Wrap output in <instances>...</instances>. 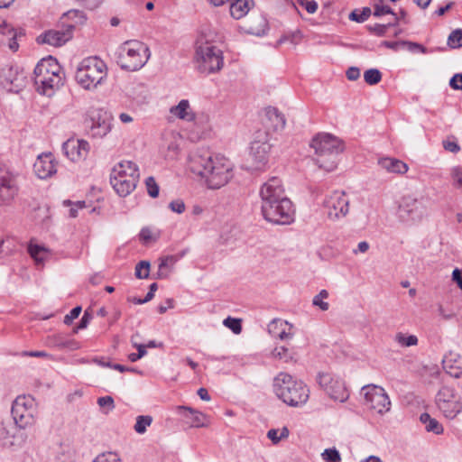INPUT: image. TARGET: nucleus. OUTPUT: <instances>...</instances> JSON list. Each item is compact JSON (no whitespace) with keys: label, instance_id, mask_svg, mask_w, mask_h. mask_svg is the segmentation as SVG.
I'll use <instances>...</instances> for the list:
<instances>
[{"label":"nucleus","instance_id":"obj_1","mask_svg":"<svg viewBox=\"0 0 462 462\" xmlns=\"http://www.w3.org/2000/svg\"><path fill=\"white\" fill-rule=\"evenodd\" d=\"M189 169L205 179L207 186L212 189L225 186L233 177L232 164L223 156L195 153L190 156Z\"/></svg>","mask_w":462,"mask_h":462},{"label":"nucleus","instance_id":"obj_2","mask_svg":"<svg viewBox=\"0 0 462 462\" xmlns=\"http://www.w3.org/2000/svg\"><path fill=\"white\" fill-rule=\"evenodd\" d=\"M273 392L284 403L299 407L309 400L310 390L301 381L295 380L287 373H279L273 379Z\"/></svg>","mask_w":462,"mask_h":462},{"label":"nucleus","instance_id":"obj_3","mask_svg":"<svg viewBox=\"0 0 462 462\" xmlns=\"http://www.w3.org/2000/svg\"><path fill=\"white\" fill-rule=\"evenodd\" d=\"M310 147L315 152L316 164L327 171L337 167V157L344 150L342 142L330 134H318L311 142Z\"/></svg>","mask_w":462,"mask_h":462},{"label":"nucleus","instance_id":"obj_4","mask_svg":"<svg viewBox=\"0 0 462 462\" xmlns=\"http://www.w3.org/2000/svg\"><path fill=\"white\" fill-rule=\"evenodd\" d=\"M140 172L132 161H122L116 164L110 173V183L120 197L131 194L138 183Z\"/></svg>","mask_w":462,"mask_h":462},{"label":"nucleus","instance_id":"obj_5","mask_svg":"<svg viewBox=\"0 0 462 462\" xmlns=\"http://www.w3.org/2000/svg\"><path fill=\"white\" fill-rule=\"evenodd\" d=\"M107 76V67L98 57L84 59L76 70L75 79L81 87H97L105 84Z\"/></svg>","mask_w":462,"mask_h":462},{"label":"nucleus","instance_id":"obj_6","mask_svg":"<svg viewBox=\"0 0 462 462\" xmlns=\"http://www.w3.org/2000/svg\"><path fill=\"white\" fill-rule=\"evenodd\" d=\"M150 58L148 46L139 41H126L121 47L117 63L123 69L135 71L143 68Z\"/></svg>","mask_w":462,"mask_h":462},{"label":"nucleus","instance_id":"obj_7","mask_svg":"<svg viewBox=\"0 0 462 462\" xmlns=\"http://www.w3.org/2000/svg\"><path fill=\"white\" fill-rule=\"evenodd\" d=\"M200 36L196 42V60L198 69L202 73H214L224 65L223 51Z\"/></svg>","mask_w":462,"mask_h":462},{"label":"nucleus","instance_id":"obj_8","mask_svg":"<svg viewBox=\"0 0 462 462\" xmlns=\"http://www.w3.org/2000/svg\"><path fill=\"white\" fill-rule=\"evenodd\" d=\"M33 80L40 87H60L64 85L65 73L57 60L51 56L41 60L33 71Z\"/></svg>","mask_w":462,"mask_h":462},{"label":"nucleus","instance_id":"obj_9","mask_svg":"<svg viewBox=\"0 0 462 462\" xmlns=\"http://www.w3.org/2000/svg\"><path fill=\"white\" fill-rule=\"evenodd\" d=\"M436 404L439 410L448 419H454L462 411L460 396L448 386H443L436 395Z\"/></svg>","mask_w":462,"mask_h":462},{"label":"nucleus","instance_id":"obj_10","mask_svg":"<svg viewBox=\"0 0 462 462\" xmlns=\"http://www.w3.org/2000/svg\"><path fill=\"white\" fill-rule=\"evenodd\" d=\"M271 205L273 213L265 208V205L261 207L263 216L267 221L277 225H289L294 220L295 209L290 199H279Z\"/></svg>","mask_w":462,"mask_h":462},{"label":"nucleus","instance_id":"obj_11","mask_svg":"<svg viewBox=\"0 0 462 462\" xmlns=\"http://www.w3.org/2000/svg\"><path fill=\"white\" fill-rule=\"evenodd\" d=\"M33 400L25 396H18L12 404L11 414L12 421L22 429L32 427L34 422Z\"/></svg>","mask_w":462,"mask_h":462},{"label":"nucleus","instance_id":"obj_12","mask_svg":"<svg viewBox=\"0 0 462 462\" xmlns=\"http://www.w3.org/2000/svg\"><path fill=\"white\" fill-rule=\"evenodd\" d=\"M317 382L321 389L333 400L340 402H346L349 393L344 381L326 372H319L317 375Z\"/></svg>","mask_w":462,"mask_h":462},{"label":"nucleus","instance_id":"obj_13","mask_svg":"<svg viewBox=\"0 0 462 462\" xmlns=\"http://www.w3.org/2000/svg\"><path fill=\"white\" fill-rule=\"evenodd\" d=\"M362 393L365 405L378 413H384L390 410L391 402L384 389L377 385H365L362 387Z\"/></svg>","mask_w":462,"mask_h":462},{"label":"nucleus","instance_id":"obj_14","mask_svg":"<svg viewBox=\"0 0 462 462\" xmlns=\"http://www.w3.org/2000/svg\"><path fill=\"white\" fill-rule=\"evenodd\" d=\"M398 217L402 221H418L426 213V206L422 199L413 196H403L398 207Z\"/></svg>","mask_w":462,"mask_h":462},{"label":"nucleus","instance_id":"obj_15","mask_svg":"<svg viewBox=\"0 0 462 462\" xmlns=\"http://www.w3.org/2000/svg\"><path fill=\"white\" fill-rule=\"evenodd\" d=\"M0 440L5 448H20L27 440L25 429L18 427L12 420H3L0 424Z\"/></svg>","mask_w":462,"mask_h":462},{"label":"nucleus","instance_id":"obj_16","mask_svg":"<svg viewBox=\"0 0 462 462\" xmlns=\"http://www.w3.org/2000/svg\"><path fill=\"white\" fill-rule=\"evenodd\" d=\"M260 197L262 206L265 205V208L271 213L273 212L271 203H276L279 199H288L285 195L282 180L277 177H273L263 184L260 189Z\"/></svg>","mask_w":462,"mask_h":462},{"label":"nucleus","instance_id":"obj_17","mask_svg":"<svg viewBox=\"0 0 462 462\" xmlns=\"http://www.w3.org/2000/svg\"><path fill=\"white\" fill-rule=\"evenodd\" d=\"M349 200L345 192L336 190L324 201L328 218L332 220L344 217L348 213Z\"/></svg>","mask_w":462,"mask_h":462},{"label":"nucleus","instance_id":"obj_18","mask_svg":"<svg viewBox=\"0 0 462 462\" xmlns=\"http://www.w3.org/2000/svg\"><path fill=\"white\" fill-rule=\"evenodd\" d=\"M17 193L15 178L6 168L0 166V205L10 204Z\"/></svg>","mask_w":462,"mask_h":462},{"label":"nucleus","instance_id":"obj_19","mask_svg":"<svg viewBox=\"0 0 462 462\" xmlns=\"http://www.w3.org/2000/svg\"><path fill=\"white\" fill-rule=\"evenodd\" d=\"M262 135L263 138L253 141L250 147V156L254 162L253 168L255 170H261L266 165L272 147L267 140V134Z\"/></svg>","mask_w":462,"mask_h":462},{"label":"nucleus","instance_id":"obj_20","mask_svg":"<svg viewBox=\"0 0 462 462\" xmlns=\"http://www.w3.org/2000/svg\"><path fill=\"white\" fill-rule=\"evenodd\" d=\"M113 116L104 110L96 109L91 115V131L95 137L103 138L112 130Z\"/></svg>","mask_w":462,"mask_h":462},{"label":"nucleus","instance_id":"obj_21","mask_svg":"<svg viewBox=\"0 0 462 462\" xmlns=\"http://www.w3.org/2000/svg\"><path fill=\"white\" fill-rule=\"evenodd\" d=\"M89 143L85 140L69 139L62 144L63 153L71 162L86 159L89 152Z\"/></svg>","mask_w":462,"mask_h":462},{"label":"nucleus","instance_id":"obj_22","mask_svg":"<svg viewBox=\"0 0 462 462\" xmlns=\"http://www.w3.org/2000/svg\"><path fill=\"white\" fill-rule=\"evenodd\" d=\"M74 28L75 24H69L66 26V29L61 31H47L38 36L37 42L39 43H47L55 47L61 46L72 38V32Z\"/></svg>","mask_w":462,"mask_h":462},{"label":"nucleus","instance_id":"obj_23","mask_svg":"<svg viewBox=\"0 0 462 462\" xmlns=\"http://www.w3.org/2000/svg\"><path fill=\"white\" fill-rule=\"evenodd\" d=\"M176 413L180 421L189 428H201L206 426V415L189 406H177Z\"/></svg>","mask_w":462,"mask_h":462},{"label":"nucleus","instance_id":"obj_24","mask_svg":"<svg viewBox=\"0 0 462 462\" xmlns=\"http://www.w3.org/2000/svg\"><path fill=\"white\" fill-rule=\"evenodd\" d=\"M263 124L268 129L273 132L281 131L285 127L286 119L282 113L276 107L268 106L264 109Z\"/></svg>","mask_w":462,"mask_h":462},{"label":"nucleus","instance_id":"obj_25","mask_svg":"<svg viewBox=\"0 0 462 462\" xmlns=\"http://www.w3.org/2000/svg\"><path fill=\"white\" fill-rule=\"evenodd\" d=\"M33 170L40 179H46L56 172V166L51 155H40L33 164Z\"/></svg>","mask_w":462,"mask_h":462},{"label":"nucleus","instance_id":"obj_26","mask_svg":"<svg viewBox=\"0 0 462 462\" xmlns=\"http://www.w3.org/2000/svg\"><path fill=\"white\" fill-rule=\"evenodd\" d=\"M378 164L388 172L403 174L408 171V165L395 158H382L378 161Z\"/></svg>","mask_w":462,"mask_h":462},{"label":"nucleus","instance_id":"obj_27","mask_svg":"<svg viewBox=\"0 0 462 462\" xmlns=\"http://www.w3.org/2000/svg\"><path fill=\"white\" fill-rule=\"evenodd\" d=\"M230 14L235 19L243 18L254 5V0H231Z\"/></svg>","mask_w":462,"mask_h":462},{"label":"nucleus","instance_id":"obj_28","mask_svg":"<svg viewBox=\"0 0 462 462\" xmlns=\"http://www.w3.org/2000/svg\"><path fill=\"white\" fill-rule=\"evenodd\" d=\"M170 112L182 120L189 122L195 120V115L189 111V103L187 99H182L177 106H171Z\"/></svg>","mask_w":462,"mask_h":462},{"label":"nucleus","instance_id":"obj_29","mask_svg":"<svg viewBox=\"0 0 462 462\" xmlns=\"http://www.w3.org/2000/svg\"><path fill=\"white\" fill-rule=\"evenodd\" d=\"M24 76L23 73L13 68L5 69L1 74V84L2 85H14V87H20L23 84Z\"/></svg>","mask_w":462,"mask_h":462},{"label":"nucleus","instance_id":"obj_30","mask_svg":"<svg viewBox=\"0 0 462 462\" xmlns=\"http://www.w3.org/2000/svg\"><path fill=\"white\" fill-rule=\"evenodd\" d=\"M420 420L425 426V430L428 432H432L437 435L443 433V426L428 412L421 413Z\"/></svg>","mask_w":462,"mask_h":462},{"label":"nucleus","instance_id":"obj_31","mask_svg":"<svg viewBox=\"0 0 462 462\" xmlns=\"http://www.w3.org/2000/svg\"><path fill=\"white\" fill-rule=\"evenodd\" d=\"M453 355L449 354L445 356L443 358V367L448 374L454 378H459L462 376V362H459L457 365H452Z\"/></svg>","mask_w":462,"mask_h":462},{"label":"nucleus","instance_id":"obj_32","mask_svg":"<svg viewBox=\"0 0 462 462\" xmlns=\"http://www.w3.org/2000/svg\"><path fill=\"white\" fill-rule=\"evenodd\" d=\"M28 253L37 264H42L49 254L47 248L32 243L28 245Z\"/></svg>","mask_w":462,"mask_h":462},{"label":"nucleus","instance_id":"obj_33","mask_svg":"<svg viewBox=\"0 0 462 462\" xmlns=\"http://www.w3.org/2000/svg\"><path fill=\"white\" fill-rule=\"evenodd\" d=\"M125 95L130 98L131 105L140 106L147 102L148 94L143 88H128Z\"/></svg>","mask_w":462,"mask_h":462},{"label":"nucleus","instance_id":"obj_34","mask_svg":"<svg viewBox=\"0 0 462 462\" xmlns=\"http://www.w3.org/2000/svg\"><path fill=\"white\" fill-rule=\"evenodd\" d=\"M395 342L401 346L409 347L418 344V337L415 335H405L402 332H398L394 337Z\"/></svg>","mask_w":462,"mask_h":462},{"label":"nucleus","instance_id":"obj_35","mask_svg":"<svg viewBox=\"0 0 462 462\" xmlns=\"http://www.w3.org/2000/svg\"><path fill=\"white\" fill-rule=\"evenodd\" d=\"M290 431L287 427H283L282 430L271 429L267 432V437L272 440L273 444L279 443L282 439L289 437Z\"/></svg>","mask_w":462,"mask_h":462},{"label":"nucleus","instance_id":"obj_36","mask_svg":"<svg viewBox=\"0 0 462 462\" xmlns=\"http://www.w3.org/2000/svg\"><path fill=\"white\" fill-rule=\"evenodd\" d=\"M373 14L376 17H380L384 14H392V16L393 18V25H397L399 23L400 17L387 5L383 4V5H380L377 7H374Z\"/></svg>","mask_w":462,"mask_h":462},{"label":"nucleus","instance_id":"obj_37","mask_svg":"<svg viewBox=\"0 0 462 462\" xmlns=\"http://www.w3.org/2000/svg\"><path fill=\"white\" fill-rule=\"evenodd\" d=\"M152 418L149 415H140L136 418V423L134 425V430L143 434L146 431V428L151 425Z\"/></svg>","mask_w":462,"mask_h":462},{"label":"nucleus","instance_id":"obj_38","mask_svg":"<svg viewBox=\"0 0 462 462\" xmlns=\"http://www.w3.org/2000/svg\"><path fill=\"white\" fill-rule=\"evenodd\" d=\"M150 262L140 261L135 266L134 275L137 279H147L150 274Z\"/></svg>","mask_w":462,"mask_h":462},{"label":"nucleus","instance_id":"obj_39","mask_svg":"<svg viewBox=\"0 0 462 462\" xmlns=\"http://www.w3.org/2000/svg\"><path fill=\"white\" fill-rule=\"evenodd\" d=\"M371 14H372V12L369 7H364L361 11L356 9L350 13L349 19L351 21H355L357 23H363L368 19V17L371 15Z\"/></svg>","mask_w":462,"mask_h":462},{"label":"nucleus","instance_id":"obj_40","mask_svg":"<svg viewBox=\"0 0 462 462\" xmlns=\"http://www.w3.org/2000/svg\"><path fill=\"white\" fill-rule=\"evenodd\" d=\"M328 297V292L326 290H321L319 294H317L312 300V304L314 306L319 307L321 310L326 311L329 308V304L327 301H324V299Z\"/></svg>","mask_w":462,"mask_h":462},{"label":"nucleus","instance_id":"obj_41","mask_svg":"<svg viewBox=\"0 0 462 462\" xmlns=\"http://www.w3.org/2000/svg\"><path fill=\"white\" fill-rule=\"evenodd\" d=\"M364 79L368 85H375L380 82L382 74L377 69H370L365 72Z\"/></svg>","mask_w":462,"mask_h":462},{"label":"nucleus","instance_id":"obj_42","mask_svg":"<svg viewBox=\"0 0 462 462\" xmlns=\"http://www.w3.org/2000/svg\"><path fill=\"white\" fill-rule=\"evenodd\" d=\"M286 323H283L282 321L279 320V321H273L270 326H269V332L271 334H273V337H279L280 339L282 340H284V339H287L289 337H291V334L290 333H287L285 331L284 328H282L280 332L276 333L274 331L275 328H277L278 326H285Z\"/></svg>","mask_w":462,"mask_h":462},{"label":"nucleus","instance_id":"obj_43","mask_svg":"<svg viewBox=\"0 0 462 462\" xmlns=\"http://www.w3.org/2000/svg\"><path fill=\"white\" fill-rule=\"evenodd\" d=\"M448 44L454 49L462 47V29H457L449 34Z\"/></svg>","mask_w":462,"mask_h":462},{"label":"nucleus","instance_id":"obj_44","mask_svg":"<svg viewBox=\"0 0 462 462\" xmlns=\"http://www.w3.org/2000/svg\"><path fill=\"white\" fill-rule=\"evenodd\" d=\"M64 16L74 21L76 24H83L87 20L85 13L79 10H70L64 14Z\"/></svg>","mask_w":462,"mask_h":462},{"label":"nucleus","instance_id":"obj_45","mask_svg":"<svg viewBox=\"0 0 462 462\" xmlns=\"http://www.w3.org/2000/svg\"><path fill=\"white\" fill-rule=\"evenodd\" d=\"M223 324L235 334H239L242 331L241 319H239L227 317L224 319Z\"/></svg>","mask_w":462,"mask_h":462},{"label":"nucleus","instance_id":"obj_46","mask_svg":"<svg viewBox=\"0 0 462 462\" xmlns=\"http://www.w3.org/2000/svg\"><path fill=\"white\" fill-rule=\"evenodd\" d=\"M325 462H340L341 457L336 448H326L321 454Z\"/></svg>","mask_w":462,"mask_h":462},{"label":"nucleus","instance_id":"obj_47","mask_svg":"<svg viewBox=\"0 0 462 462\" xmlns=\"http://www.w3.org/2000/svg\"><path fill=\"white\" fill-rule=\"evenodd\" d=\"M453 186L462 192V167L457 166L451 170Z\"/></svg>","mask_w":462,"mask_h":462},{"label":"nucleus","instance_id":"obj_48","mask_svg":"<svg viewBox=\"0 0 462 462\" xmlns=\"http://www.w3.org/2000/svg\"><path fill=\"white\" fill-rule=\"evenodd\" d=\"M145 185L149 196L152 198H157L159 196L160 189L153 177H148L145 180Z\"/></svg>","mask_w":462,"mask_h":462},{"label":"nucleus","instance_id":"obj_49","mask_svg":"<svg viewBox=\"0 0 462 462\" xmlns=\"http://www.w3.org/2000/svg\"><path fill=\"white\" fill-rule=\"evenodd\" d=\"M391 26H393V22L387 24L375 23L374 25H369L368 30L377 36H384Z\"/></svg>","mask_w":462,"mask_h":462},{"label":"nucleus","instance_id":"obj_50","mask_svg":"<svg viewBox=\"0 0 462 462\" xmlns=\"http://www.w3.org/2000/svg\"><path fill=\"white\" fill-rule=\"evenodd\" d=\"M297 4L303 7L309 14H315L319 7L315 0H297Z\"/></svg>","mask_w":462,"mask_h":462},{"label":"nucleus","instance_id":"obj_51","mask_svg":"<svg viewBox=\"0 0 462 462\" xmlns=\"http://www.w3.org/2000/svg\"><path fill=\"white\" fill-rule=\"evenodd\" d=\"M0 33L10 36L13 40L15 39L16 36L14 27L8 24L4 19H0Z\"/></svg>","mask_w":462,"mask_h":462},{"label":"nucleus","instance_id":"obj_52","mask_svg":"<svg viewBox=\"0 0 462 462\" xmlns=\"http://www.w3.org/2000/svg\"><path fill=\"white\" fill-rule=\"evenodd\" d=\"M93 462H121L117 456L114 453H103L98 455Z\"/></svg>","mask_w":462,"mask_h":462},{"label":"nucleus","instance_id":"obj_53","mask_svg":"<svg viewBox=\"0 0 462 462\" xmlns=\"http://www.w3.org/2000/svg\"><path fill=\"white\" fill-rule=\"evenodd\" d=\"M56 345L60 348H68L70 350H76L79 348V344L74 339L69 340H59Z\"/></svg>","mask_w":462,"mask_h":462},{"label":"nucleus","instance_id":"obj_54","mask_svg":"<svg viewBox=\"0 0 462 462\" xmlns=\"http://www.w3.org/2000/svg\"><path fill=\"white\" fill-rule=\"evenodd\" d=\"M273 354L275 357L284 359L285 361L291 359V356L289 355V349L286 346L275 347Z\"/></svg>","mask_w":462,"mask_h":462},{"label":"nucleus","instance_id":"obj_55","mask_svg":"<svg viewBox=\"0 0 462 462\" xmlns=\"http://www.w3.org/2000/svg\"><path fill=\"white\" fill-rule=\"evenodd\" d=\"M443 147L446 151L457 153L460 151V146L455 140L447 139L442 142Z\"/></svg>","mask_w":462,"mask_h":462},{"label":"nucleus","instance_id":"obj_56","mask_svg":"<svg viewBox=\"0 0 462 462\" xmlns=\"http://www.w3.org/2000/svg\"><path fill=\"white\" fill-rule=\"evenodd\" d=\"M169 208L171 211L181 214L185 210V203L182 199H175L170 202Z\"/></svg>","mask_w":462,"mask_h":462},{"label":"nucleus","instance_id":"obj_57","mask_svg":"<svg viewBox=\"0 0 462 462\" xmlns=\"http://www.w3.org/2000/svg\"><path fill=\"white\" fill-rule=\"evenodd\" d=\"M80 312H81L80 306H77V307L73 308L70 310V312L64 317V323L66 325H70L72 323V321L79 316Z\"/></svg>","mask_w":462,"mask_h":462},{"label":"nucleus","instance_id":"obj_58","mask_svg":"<svg viewBox=\"0 0 462 462\" xmlns=\"http://www.w3.org/2000/svg\"><path fill=\"white\" fill-rule=\"evenodd\" d=\"M97 404L100 407H108L109 410L115 408L114 399L111 396H102L97 399Z\"/></svg>","mask_w":462,"mask_h":462},{"label":"nucleus","instance_id":"obj_59","mask_svg":"<svg viewBox=\"0 0 462 462\" xmlns=\"http://www.w3.org/2000/svg\"><path fill=\"white\" fill-rule=\"evenodd\" d=\"M161 263L159 264L160 270H163L169 266L174 265V263L177 262V259L173 255H167L165 257H162L160 259Z\"/></svg>","mask_w":462,"mask_h":462},{"label":"nucleus","instance_id":"obj_60","mask_svg":"<svg viewBox=\"0 0 462 462\" xmlns=\"http://www.w3.org/2000/svg\"><path fill=\"white\" fill-rule=\"evenodd\" d=\"M139 337V334H135L132 336L131 342L133 346L137 349V354L142 357H143L147 351H146V346L143 344H138L135 342V338Z\"/></svg>","mask_w":462,"mask_h":462},{"label":"nucleus","instance_id":"obj_61","mask_svg":"<svg viewBox=\"0 0 462 462\" xmlns=\"http://www.w3.org/2000/svg\"><path fill=\"white\" fill-rule=\"evenodd\" d=\"M401 44L403 46H407L408 50L412 52L417 51H420L422 53L426 52V48L419 43H416V42H402Z\"/></svg>","mask_w":462,"mask_h":462},{"label":"nucleus","instance_id":"obj_62","mask_svg":"<svg viewBox=\"0 0 462 462\" xmlns=\"http://www.w3.org/2000/svg\"><path fill=\"white\" fill-rule=\"evenodd\" d=\"M90 316L85 312L82 318L80 319L79 324L73 328V333H78L79 329L86 328L88 324L89 323Z\"/></svg>","mask_w":462,"mask_h":462},{"label":"nucleus","instance_id":"obj_63","mask_svg":"<svg viewBox=\"0 0 462 462\" xmlns=\"http://www.w3.org/2000/svg\"><path fill=\"white\" fill-rule=\"evenodd\" d=\"M452 280L457 283L458 288L462 291V271L456 268L452 273Z\"/></svg>","mask_w":462,"mask_h":462},{"label":"nucleus","instance_id":"obj_64","mask_svg":"<svg viewBox=\"0 0 462 462\" xmlns=\"http://www.w3.org/2000/svg\"><path fill=\"white\" fill-rule=\"evenodd\" d=\"M360 77V70L356 67H351L346 70V78L349 80H356Z\"/></svg>","mask_w":462,"mask_h":462}]
</instances>
